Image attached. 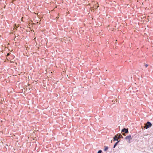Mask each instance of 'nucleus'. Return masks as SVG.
<instances>
[{
	"label": "nucleus",
	"instance_id": "f257e3e1",
	"mask_svg": "<svg viewBox=\"0 0 153 153\" xmlns=\"http://www.w3.org/2000/svg\"><path fill=\"white\" fill-rule=\"evenodd\" d=\"M121 132L122 133V134L123 135L125 136V133H128V128H124L123 129H122L121 130Z\"/></svg>",
	"mask_w": 153,
	"mask_h": 153
},
{
	"label": "nucleus",
	"instance_id": "f03ea898",
	"mask_svg": "<svg viewBox=\"0 0 153 153\" xmlns=\"http://www.w3.org/2000/svg\"><path fill=\"white\" fill-rule=\"evenodd\" d=\"M152 126L151 123L149 121L147 122L146 124L145 125V128L146 129H147L149 128H150Z\"/></svg>",
	"mask_w": 153,
	"mask_h": 153
},
{
	"label": "nucleus",
	"instance_id": "7ed1b4c3",
	"mask_svg": "<svg viewBox=\"0 0 153 153\" xmlns=\"http://www.w3.org/2000/svg\"><path fill=\"white\" fill-rule=\"evenodd\" d=\"M132 139V138L131 137V136L130 135L127 136L125 137V139L126 140H128L127 142L129 143H131L130 140Z\"/></svg>",
	"mask_w": 153,
	"mask_h": 153
},
{
	"label": "nucleus",
	"instance_id": "20e7f679",
	"mask_svg": "<svg viewBox=\"0 0 153 153\" xmlns=\"http://www.w3.org/2000/svg\"><path fill=\"white\" fill-rule=\"evenodd\" d=\"M117 135V138H123V136H122V135L120 134H116Z\"/></svg>",
	"mask_w": 153,
	"mask_h": 153
},
{
	"label": "nucleus",
	"instance_id": "39448f33",
	"mask_svg": "<svg viewBox=\"0 0 153 153\" xmlns=\"http://www.w3.org/2000/svg\"><path fill=\"white\" fill-rule=\"evenodd\" d=\"M120 141V140H119V141H117V142H116L115 143V144H114V146H113V148H114L117 145L118 143H119V142Z\"/></svg>",
	"mask_w": 153,
	"mask_h": 153
},
{
	"label": "nucleus",
	"instance_id": "423d86ee",
	"mask_svg": "<svg viewBox=\"0 0 153 153\" xmlns=\"http://www.w3.org/2000/svg\"><path fill=\"white\" fill-rule=\"evenodd\" d=\"M117 135H115L113 137L114 141L117 140Z\"/></svg>",
	"mask_w": 153,
	"mask_h": 153
},
{
	"label": "nucleus",
	"instance_id": "0eeeda50",
	"mask_svg": "<svg viewBox=\"0 0 153 153\" xmlns=\"http://www.w3.org/2000/svg\"><path fill=\"white\" fill-rule=\"evenodd\" d=\"M104 148H104V151H106L108 149V146H104Z\"/></svg>",
	"mask_w": 153,
	"mask_h": 153
},
{
	"label": "nucleus",
	"instance_id": "6e6552de",
	"mask_svg": "<svg viewBox=\"0 0 153 153\" xmlns=\"http://www.w3.org/2000/svg\"><path fill=\"white\" fill-rule=\"evenodd\" d=\"M102 151L101 150H99L97 152V153H102Z\"/></svg>",
	"mask_w": 153,
	"mask_h": 153
},
{
	"label": "nucleus",
	"instance_id": "1a4fd4ad",
	"mask_svg": "<svg viewBox=\"0 0 153 153\" xmlns=\"http://www.w3.org/2000/svg\"><path fill=\"white\" fill-rule=\"evenodd\" d=\"M148 65L147 64H145V66L146 67H147L148 66Z\"/></svg>",
	"mask_w": 153,
	"mask_h": 153
},
{
	"label": "nucleus",
	"instance_id": "9d476101",
	"mask_svg": "<svg viewBox=\"0 0 153 153\" xmlns=\"http://www.w3.org/2000/svg\"><path fill=\"white\" fill-rule=\"evenodd\" d=\"M9 55H10V53H7V56H9Z\"/></svg>",
	"mask_w": 153,
	"mask_h": 153
}]
</instances>
